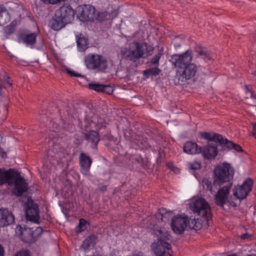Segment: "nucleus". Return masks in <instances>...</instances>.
<instances>
[{"label":"nucleus","mask_w":256,"mask_h":256,"mask_svg":"<svg viewBox=\"0 0 256 256\" xmlns=\"http://www.w3.org/2000/svg\"><path fill=\"white\" fill-rule=\"evenodd\" d=\"M234 170L231 164L224 162L218 166L214 170V184L221 186L229 182L234 178Z\"/></svg>","instance_id":"obj_1"},{"label":"nucleus","mask_w":256,"mask_h":256,"mask_svg":"<svg viewBox=\"0 0 256 256\" xmlns=\"http://www.w3.org/2000/svg\"><path fill=\"white\" fill-rule=\"evenodd\" d=\"M190 210L194 214L201 216L206 222L212 218L210 208L208 202L203 198H198L190 204Z\"/></svg>","instance_id":"obj_2"},{"label":"nucleus","mask_w":256,"mask_h":256,"mask_svg":"<svg viewBox=\"0 0 256 256\" xmlns=\"http://www.w3.org/2000/svg\"><path fill=\"white\" fill-rule=\"evenodd\" d=\"M170 235L164 233L161 236L156 242L152 244V250L156 256H172L169 250L171 249V245L166 240H170Z\"/></svg>","instance_id":"obj_3"},{"label":"nucleus","mask_w":256,"mask_h":256,"mask_svg":"<svg viewBox=\"0 0 256 256\" xmlns=\"http://www.w3.org/2000/svg\"><path fill=\"white\" fill-rule=\"evenodd\" d=\"M86 68L91 70L104 71L107 67V61L102 56L96 54H88L84 58Z\"/></svg>","instance_id":"obj_4"},{"label":"nucleus","mask_w":256,"mask_h":256,"mask_svg":"<svg viewBox=\"0 0 256 256\" xmlns=\"http://www.w3.org/2000/svg\"><path fill=\"white\" fill-rule=\"evenodd\" d=\"M192 58V51L188 50L181 54H173L170 61L174 67L177 68L178 74V71L181 70L185 66L191 62Z\"/></svg>","instance_id":"obj_5"},{"label":"nucleus","mask_w":256,"mask_h":256,"mask_svg":"<svg viewBox=\"0 0 256 256\" xmlns=\"http://www.w3.org/2000/svg\"><path fill=\"white\" fill-rule=\"evenodd\" d=\"M12 182V186H14L12 190V193L18 197L21 196L28 189L26 180L21 176L20 173L17 170L14 174Z\"/></svg>","instance_id":"obj_6"},{"label":"nucleus","mask_w":256,"mask_h":256,"mask_svg":"<svg viewBox=\"0 0 256 256\" xmlns=\"http://www.w3.org/2000/svg\"><path fill=\"white\" fill-rule=\"evenodd\" d=\"M188 216L184 214H178L172 218L170 226L173 232L178 234H182L188 226Z\"/></svg>","instance_id":"obj_7"},{"label":"nucleus","mask_w":256,"mask_h":256,"mask_svg":"<svg viewBox=\"0 0 256 256\" xmlns=\"http://www.w3.org/2000/svg\"><path fill=\"white\" fill-rule=\"evenodd\" d=\"M144 54V44L135 41L130 46L127 58L130 61L136 62L140 58H145Z\"/></svg>","instance_id":"obj_8"},{"label":"nucleus","mask_w":256,"mask_h":256,"mask_svg":"<svg viewBox=\"0 0 256 256\" xmlns=\"http://www.w3.org/2000/svg\"><path fill=\"white\" fill-rule=\"evenodd\" d=\"M252 185L253 180L250 178H246L242 185L234 188V195L240 200L245 198L252 190Z\"/></svg>","instance_id":"obj_9"},{"label":"nucleus","mask_w":256,"mask_h":256,"mask_svg":"<svg viewBox=\"0 0 256 256\" xmlns=\"http://www.w3.org/2000/svg\"><path fill=\"white\" fill-rule=\"evenodd\" d=\"M198 72V68L194 64L191 62L185 66L181 70L178 71L177 74L178 80L182 82L190 80L196 76Z\"/></svg>","instance_id":"obj_10"},{"label":"nucleus","mask_w":256,"mask_h":256,"mask_svg":"<svg viewBox=\"0 0 256 256\" xmlns=\"http://www.w3.org/2000/svg\"><path fill=\"white\" fill-rule=\"evenodd\" d=\"M26 207V216L27 220L38 223L40 218L38 205L34 203L32 200L28 199Z\"/></svg>","instance_id":"obj_11"},{"label":"nucleus","mask_w":256,"mask_h":256,"mask_svg":"<svg viewBox=\"0 0 256 256\" xmlns=\"http://www.w3.org/2000/svg\"><path fill=\"white\" fill-rule=\"evenodd\" d=\"M56 16L60 17L68 24L70 23L74 17L75 12L74 10L70 4H64L60 7L56 11Z\"/></svg>","instance_id":"obj_12"},{"label":"nucleus","mask_w":256,"mask_h":256,"mask_svg":"<svg viewBox=\"0 0 256 256\" xmlns=\"http://www.w3.org/2000/svg\"><path fill=\"white\" fill-rule=\"evenodd\" d=\"M200 154L207 160L214 159L218 154L217 145L213 142H208L207 144L200 147Z\"/></svg>","instance_id":"obj_13"},{"label":"nucleus","mask_w":256,"mask_h":256,"mask_svg":"<svg viewBox=\"0 0 256 256\" xmlns=\"http://www.w3.org/2000/svg\"><path fill=\"white\" fill-rule=\"evenodd\" d=\"M232 184H228L226 186L220 188L215 196V203L216 205L224 206L226 204Z\"/></svg>","instance_id":"obj_14"},{"label":"nucleus","mask_w":256,"mask_h":256,"mask_svg":"<svg viewBox=\"0 0 256 256\" xmlns=\"http://www.w3.org/2000/svg\"><path fill=\"white\" fill-rule=\"evenodd\" d=\"M14 222L13 214L6 208H0V227H4Z\"/></svg>","instance_id":"obj_15"},{"label":"nucleus","mask_w":256,"mask_h":256,"mask_svg":"<svg viewBox=\"0 0 256 256\" xmlns=\"http://www.w3.org/2000/svg\"><path fill=\"white\" fill-rule=\"evenodd\" d=\"M94 18V7L84 5L82 8V10L78 16V18L81 21L84 22L93 20Z\"/></svg>","instance_id":"obj_16"},{"label":"nucleus","mask_w":256,"mask_h":256,"mask_svg":"<svg viewBox=\"0 0 256 256\" xmlns=\"http://www.w3.org/2000/svg\"><path fill=\"white\" fill-rule=\"evenodd\" d=\"M16 172V170L12 168L5 170L0 168V186L7 184L8 186H12V180Z\"/></svg>","instance_id":"obj_17"},{"label":"nucleus","mask_w":256,"mask_h":256,"mask_svg":"<svg viewBox=\"0 0 256 256\" xmlns=\"http://www.w3.org/2000/svg\"><path fill=\"white\" fill-rule=\"evenodd\" d=\"M80 164L81 172L88 175L92 162V159L85 153L82 152L80 154Z\"/></svg>","instance_id":"obj_18"},{"label":"nucleus","mask_w":256,"mask_h":256,"mask_svg":"<svg viewBox=\"0 0 256 256\" xmlns=\"http://www.w3.org/2000/svg\"><path fill=\"white\" fill-rule=\"evenodd\" d=\"M88 88L97 92H102L110 94L112 93L114 89L110 85H104L98 83H89Z\"/></svg>","instance_id":"obj_19"},{"label":"nucleus","mask_w":256,"mask_h":256,"mask_svg":"<svg viewBox=\"0 0 256 256\" xmlns=\"http://www.w3.org/2000/svg\"><path fill=\"white\" fill-rule=\"evenodd\" d=\"M200 135L202 138L206 140L209 142H218L220 146L222 144L224 140L222 135L215 132H202L200 133Z\"/></svg>","instance_id":"obj_20"},{"label":"nucleus","mask_w":256,"mask_h":256,"mask_svg":"<svg viewBox=\"0 0 256 256\" xmlns=\"http://www.w3.org/2000/svg\"><path fill=\"white\" fill-rule=\"evenodd\" d=\"M68 24L62 18L58 17L55 12L54 16L52 17L49 22V26L54 30H59Z\"/></svg>","instance_id":"obj_21"},{"label":"nucleus","mask_w":256,"mask_h":256,"mask_svg":"<svg viewBox=\"0 0 256 256\" xmlns=\"http://www.w3.org/2000/svg\"><path fill=\"white\" fill-rule=\"evenodd\" d=\"M132 142L137 146V148L144 150L148 149L151 146L148 142L147 139L140 135H136L131 140Z\"/></svg>","instance_id":"obj_22"},{"label":"nucleus","mask_w":256,"mask_h":256,"mask_svg":"<svg viewBox=\"0 0 256 256\" xmlns=\"http://www.w3.org/2000/svg\"><path fill=\"white\" fill-rule=\"evenodd\" d=\"M86 140L91 144V147L94 149L97 148V145L100 140L98 133L94 130H90L88 134H85Z\"/></svg>","instance_id":"obj_23"},{"label":"nucleus","mask_w":256,"mask_h":256,"mask_svg":"<svg viewBox=\"0 0 256 256\" xmlns=\"http://www.w3.org/2000/svg\"><path fill=\"white\" fill-rule=\"evenodd\" d=\"M37 34L33 32L29 34H22L18 36L20 42H22L28 46H33L36 43Z\"/></svg>","instance_id":"obj_24"},{"label":"nucleus","mask_w":256,"mask_h":256,"mask_svg":"<svg viewBox=\"0 0 256 256\" xmlns=\"http://www.w3.org/2000/svg\"><path fill=\"white\" fill-rule=\"evenodd\" d=\"M200 147L196 142H187L184 145L183 150L184 152L188 154H200Z\"/></svg>","instance_id":"obj_25"},{"label":"nucleus","mask_w":256,"mask_h":256,"mask_svg":"<svg viewBox=\"0 0 256 256\" xmlns=\"http://www.w3.org/2000/svg\"><path fill=\"white\" fill-rule=\"evenodd\" d=\"M221 144L222 150H224L226 148L228 150L234 149L238 152H242V147L238 144L234 143L228 140L227 138H224L222 143Z\"/></svg>","instance_id":"obj_26"},{"label":"nucleus","mask_w":256,"mask_h":256,"mask_svg":"<svg viewBox=\"0 0 256 256\" xmlns=\"http://www.w3.org/2000/svg\"><path fill=\"white\" fill-rule=\"evenodd\" d=\"M195 51L198 53V56L202 57L206 62L212 58L210 52L206 48L202 47L200 46H196Z\"/></svg>","instance_id":"obj_27"},{"label":"nucleus","mask_w":256,"mask_h":256,"mask_svg":"<svg viewBox=\"0 0 256 256\" xmlns=\"http://www.w3.org/2000/svg\"><path fill=\"white\" fill-rule=\"evenodd\" d=\"M78 49L80 52H84L88 48V39L82 34L76 36Z\"/></svg>","instance_id":"obj_28"},{"label":"nucleus","mask_w":256,"mask_h":256,"mask_svg":"<svg viewBox=\"0 0 256 256\" xmlns=\"http://www.w3.org/2000/svg\"><path fill=\"white\" fill-rule=\"evenodd\" d=\"M17 230L20 231L19 235L20 236L22 240L25 242H28L32 239V234L30 229H22V226L17 228Z\"/></svg>","instance_id":"obj_29"},{"label":"nucleus","mask_w":256,"mask_h":256,"mask_svg":"<svg viewBox=\"0 0 256 256\" xmlns=\"http://www.w3.org/2000/svg\"><path fill=\"white\" fill-rule=\"evenodd\" d=\"M97 242V237L94 234L88 236L82 242V246L85 248H88L91 245H94Z\"/></svg>","instance_id":"obj_30"},{"label":"nucleus","mask_w":256,"mask_h":256,"mask_svg":"<svg viewBox=\"0 0 256 256\" xmlns=\"http://www.w3.org/2000/svg\"><path fill=\"white\" fill-rule=\"evenodd\" d=\"M10 20V16L8 12L4 10H0V26H4Z\"/></svg>","instance_id":"obj_31"},{"label":"nucleus","mask_w":256,"mask_h":256,"mask_svg":"<svg viewBox=\"0 0 256 256\" xmlns=\"http://www.w3.org/2000/svg\"><path fill=\"white\" fill-rule=\"evenodd\" d=\"M160 72V69L158 66L150 68L144 70L143 72L144 76L146 78H148L150 76H154L158 75Z\"/></svg>","instance_id":"obj_32"},{"label":"nucleus","mask_w":256,"mask_h":256,"mask_svg":"<svg viewBox=\"0 0 256 256\" xmlns=\"http://www.w3.org/2000/svg\"><path fill=\"white\" fill-rule=\"evenodd\" d=\"M16 25L17 21L16 20H14L10 24L4 28V33L6 35L11 34L14 32Z\"/></svg>","instance_id":"obj_33"},{"label":"nucleus","mask_w":256,"mask_h":256,"mask_svg":"<svg viewBox=\"0 0 256 256\" xmlns=\"http://www.w3.org/2000/svg\"><path fill=\"white\" fill-rule=\"evenodd\" d=\"M170 214L166 212V210L162 209L160 210V212L158 214H156V218L160 220H161L162 222H166L169 218V215Z\"/></svg>","instance_id":"obj_34"},{"label":"nucleus","mask_w":256,"mask_h":256,"mask_svg":"<svg viewBox=\"0 0 256 256\" xmlns=\"http://www.w3.org/2000/svg\"><path fill=\"white\" fill-rule=\"evenodd\" d=\"M9 98L6 96L2 94V88L0 86V105L2 104L7 110L9 104Z\"/></svg>","instance_id":"obj_35"},{"label":"nucleus","mask_w":256,"mask_h":256,"mask_svg":"<svg viewBox=\"0 0 256 256\" xmlns=\"http://www.w3.org/2000/svg\"><path fill=\"white\" fill-rule=\"evenodd\" d=\"M142 44H144V50L146 49V57L151 56L153 54L154 50V48L153 46L146 42Z\"/></svg>","instance_id":"obj_36"},{"label":"nucleus","mask_w":256,"mask_h":256,"mask_svg":"<svg viewBox=\"0 0 256 256\" xmlns=\"http://www.w3.org/2000/svg\"><path fill=\"white\" fill-rule=\"evenodd\" d=\"M184 41L182 37L176 36L172 40V44L176 49L178 48L181 46L182 44Z\"/></svg>","instance_id":"obj_37"},{"label":"nucleus","mask_w":256,"mask_h":256,"mask_svg":"<svg viewBox=\"0 0 256 256\" xmlns=\"http://www.w3.org/2000/svg\"><path fill=\"white\" fill-rule=\"evenodd\" d=\"M86 220L81 218L80 220L79 224L78 226L76 227V232H84L86 229Z\"/></svg>","instance_id":"obj_38"},{"label":"nucleus","mask_w":256,"mask_h":256,"mask_svg":"<svg viewBox=\"0 0 256 256\" xmlns=\"http://www.w3.org/2000/svg\"><path fill=\"white\" fill-rule=\"evenodd\" d=\"M161 57V54L158 52L156 54L154 58L148 62L149 64L156 65V66H158L159 65L160 59Z\"/></svg>","instance_id":"obj_39"},{"label":"nucleus","mask_w":256,"mask_h":256,"mask_svg":"<svg viewBox=\"0 0 256 256\" xmlns=\"http://www.w3.org/2000/svg\"><path fill=\"white\" fill-rule=\"evenodd\" d=\"M188 167L192 170H198L200 168L201 164L200 162L194 161L188 164Z\"/></svg>","instance_id":"obj_40"},{"label":"nucleus","mask_w":256,"mask_h":256,"mask_svg":"<svg viewBox=\"0 0 256 256\" xmlns=\"http://www.w3.org/2000/svg\"><path fill=\"white\" fill-rule=\"evenodd\" d=\"M204 184L206 186V188L208 190H209L212 193L213 192V186H216L213 184H212V182L208 180H206L203 182Z\"/></svg>","instance_id":"obj_41"},{"label":"nucleus","mask_w":256,"mask_h":256,"mask_svg":"<svg viewBox=\"0 0 256 256\" xmlns=\"http://www.w3.org/2000/svg\"><path fill=\"white\" fill-rule=\"evenodd\" d=\"M193 221L194 222V230H198L202 228V225L201 222L202 220H199V218H193Z\"/></svg>","instance_id":"obj_42"},{"label":"nucleus","mask_w":256,"mask_h":256,"mask_svg":"<svg viewBox=\"0 0 256 256\" xmlns=\"http://www.w3.org/2000/svg\"><path fill=\"white\" fill-rule=\"evenodd\" d=\"M66 72L68 74H69L72 76H76V77H80L82 78L84 80L85 78L84 76H82L80 74L76 73L74 71L70 69H67Z\"/></svg>","instance_id":"obj_43"},{"label":"nucleus","mask_w":256,"mask_h":256,"mask_svg":"<svg viewBox=\"0 0 256 256\" xmlns=\"http://www.w3.org/2000/svg\"><path fill=\"white\" fill-rule=\"evenodd\" d=\"M14 256H29V252L28 250H20L16 253Z\"/></svg>","instance_id":"obj_44"},{"label":"nucleus","mask_w":256,"mask_h":256,"mask_svg":"<svg viewBox=\"0 0 256 256\" xmlns=\"http://www.w3.org/2000/svg\"><path fill=\"white\" fill-rule=\"evenodd\" d=\"M188 226L190 229L194 228V222L193 221V218H188Z\"/></svg>","instance_id":"obj_45"},{"label":"nucleus","mask_w":256,"mask_h":256,"mask_svg":"<svg viewBox=\"0 0 256 256\" xmlns=\"http://www.w3.org/2000/svg\"><path fill=\"white\" fill-rule=\"evenodd\" d=\"M246 94H250V98L256 99V96L251 90H249L247 86H246Z\"/></svg>","instance_id":"obj_46"},{"label":"nucleus","mask_w":256,"mask_h":256,"mask_svg":"<svg viewBox=\"0 0 256 256\" xmlns=\"http://www.w3.org/2000/svg\"><path fill=\"white\" fill-rule=\"evenodd\" d=\"M4 248L0 244V256H4Z\"/></svg>","instance_id":"obj_47"},{"label":"nucleus","mask_w":256,"mask_h":256,"mask_svg":"<svg viewBox=\"0 0 256 256\" xmlns=\"http://www.w3.org/2000/svg\"><path fill=\"white\" fill-rule=\"evenodd\" d=\"M249 236V235L246 233V234H242L241 236V238L242 239H246L247 238H248Z\"/></svg>","instance_id":"obj_48"},{"label":"nucleus","mask_w":256,"mask_h":256,"mask_svg":"<svg viewBox=\"0 0 256 256\" xmlns=\"http://www.w3.org/2000/svg\"><path fill=\"white\" fill-rule=\"evenodd\" d=\"M99 190L101 192H104L106 190V186H103L102 187L99 188Z\"/></svg>","instance_id":"obj_49"},{"label":"nucleus","mask_w":256,"mask_h":256,"mask_svg":"<svg viewBox=\"0 0 256 256\" xmlns=\"http://www.w3.org/2000/svg\"><path fill=\"white\" fill-rule=\"evenodd\" d=\"M1 156L2 158H6V153L5 152H0Z\"/></svg>","instance_id":"obj_50"},{"label":"nucleus","mask_w":256,"mask_h":256,"mask_svg":"<svg viewBox=\"0 0 256 256\" xmlns=\"http://www.w3.org/2000/svg\"><path fill=\"white\" fill-rule=\"evenodd\" d=\"M252 126L254 130L256 132V122H252Z\"/></svg>","instance_id":"obj_51"},{"label":"nucleus","mask_w":256,"mask_h":256,"mask_svg":"<svg viewBox=\"0 0 256 256\" xmlns=\"http://www.w3.org/2000/svg\"><path fill=\"white\" fill-rule=\"evenodd\" d=\"M252 136L256 138V132H252Z\"/></svg>","instance_id":"obj_52"},{"label":"nucleus","mask_w":256,"mask_h":256,"mask_svg":"<svg viewBox=\"0 0 256 256\" xmlns=\"http://www.w3.org/2000/svg\"><path fill=\"white\" fill-rule=\"evenodd\" d=\"M7 84H8L9 86H12V84L10 81H8V82H7Z\"/></svg>","instance_id":"obj_53"},{"label":"nucleus","mask_w":256,"mask_h":256,"mask_svg":"<svg viewBox=\"0 0 256 256\" xmlns=\"http://www.w3.org/2000/svg\"><path fill=\"white\" fill-rule=\"evenodd\" d=\"M226 256H237L236 254H228Z\"/></svg>","instance_id":"obj_54"}]
</instances>
